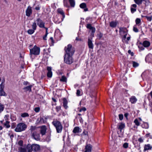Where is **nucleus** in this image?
Instances as JSON below:
<instances>
[{"mask_svg": "<svg viewBox=\"0 0 152 152\" xmlns=\"http://www.w3.org/2000/svg\"><path fill=\"white\" fill-rule=\"evenodd\" d=\"M34 30L33 29H30L27 31V32L29 34H32L34 33Z\"/></svg>", "mask_w": 152, "mask_h": 152, "instance_id": "35", "label": "nucleus"}, {"mask_svg": "<svg viewBox=\"0 0 152 152\" xmlns=\"http://www.w3.org/2000/svg\"><path fill=\"white\" fill-rule=\"evenodd\" d=\"M65 50L66 52L65 55H72L74 53L75 50L72 47V45L70 44L68 45L67 47L65 48Z\"/></svg>", "mask_w": 152, "mask_h": 152, "instance_id": "2", "label": "nucleus"}, {"mask_svg": "<svg viewBox=\"0 0 152 152\" xmlns=\"http://www.w3.org/2000/svg\"><path fill=\"white\" fill-rule=\"evenodd\" d=\"M27 145L31 152H32V151L34 152H37L39 151L40 148V146L37 144H33L32 145L28 144Z\"/></svg>", "mask_w": 152, "mask_h": 152, "instance_id": "4", "label": "nucleus"}, {"mask_svg": "<svg viewBox=\"0 0 152 152\" xmlns=\"http://www.w3.org/2000/svg\"><path fill=\"white\" fill-rule=\"evenodd\" d=\"M35 9L36 10H40V7H37L35 8Z\"/></svg>", "mask_w": 152, "mask_h": 152, "instance_id": "63", "label": "nucleus"}, {"mask_svg": "<svg viewBox=\"0 0 152 152\" xmlns=\"http://www.w3.org/2000/svg\"><path fill=\"white\" fill-rule=\"evenodd\" d=\"M63 105L65 109H67L68 107L67 106V101L65 98H63Z\"/></svg>", "mask_w": 152, "mask_h": 152, "instance_id": "19", "label": "nucleus"}, {"mask_svg": "<svg viewBox=\"0 0 152 152\" xmlns=\"http://www.w3.org/2000/svg\"><path fill=\"white\" fill-rule=\"evenodd\" d=\"M87 28H89L92 30V32H94L95 31V28L94 27L91 26V24H87Z\"/></svg>", "mask_w": 152, "mask_h": 152, "instance_id": "24", "label": "nucleus"}, {"mask_svg": "<svg viewBox=\"0 0 152 152\" xmlns=\"http://www.w3.org/2000/svg\"><path fill=\"white\" fill-rule=\"evenodd\" d=\"M9 121H6V123L4 124V125L7 128H9L10 127V125L9 124Z\"/></svg>", "mask_w": 152, "mask_h": 152, "instance_id": "39", "label": "nucleus"}, {"mask_svg": "<svg viewBox=\"0 0 152 152\" xmlns=\"http://www.w3.org/2000/svg\"><path fill=\"white\" fill-rule=\"evenodd\" d=\"M4 108V105L0 103V113H1L3 111Z\"/></svg>", "mask_w": 152, "mask_h": 152, "instance_id": "32", "label": "nucleus"}, {"mask_svg": "<svg viewBox=\"0 0 152 152\" xmlns=\"http://www.w3.org/2000/svg\"><path fill=\"white\" fill-rule=\"evenodd\" d=\"M81 129L79 127L77 126V133L81 132Z\"/></svg>", "mask_w": 152, "mask_h": 152, "instance_id": "48", "label": "nucleus"}, {"mask_svg": "<svg viewBox=\"0 0 152 152\" xmlns=\"http://www.w3.org/2000/svg\"><path fill=\"white\" fill-rule=\"evenodd\" d=\"M47 35L45 34V36L43 37V39L45 40H46V38L47 37Z\"/></svg>", "mask_w": 152, "mask_h": 152, "instance_id": "61", "label": "nucleus"}, {"mask_svg": "<svg viewBox=\"0 0 152 152\" xmlns=\"http://www.w3.org/2000/svg\"><path fill=\"white\" fill-rule=\"evenodd\" d=\"M134 122L135 124L137 126H139L140 125V123L138 121V120L137 119H135L134 121Z\"/></svg>", "mask_w": 152, "mask_h": 152, "instance_id": "42", "label": "nucleus"}, {"mask_svg": "<svg viewBox=\"0 0 152 152\" xmlns=\"http://www.w3.org/2000/svg\"><path fill=\"white\" fill-rule=\"evenodd\" d=\"M133 31L136 32H137L138 31V29L136 27H134Z\"/></svg>", "mask_w": 152, "mask_h": 152, "instance_id": "52", "label": "nucleus"}, {"mask_svg": "<svg viewBox=\"0 0 152 152\" xmlns=\"http://www.w3.org/2000/svg\"><path fill=\"white\" fill-rule=\"evenodd\" d=\"M72 55H65L64 61L68 64H70L72 63Z\"/></svg>", "mask_w": 152, "mask_h": 152, "instance_id": "6", "label": "nucleus"}, {"mask_svg": "<svg viewBox=\"0 0 152 152\" xmlns=\"http://www.w3.org/2000/svg\"><path fill=\"white\" fill-rule=\"evenodd\" d=\"M32 136L35 140H40V134L36 131H34L32 133Z\"/></svg>", "mask_w": 152, "mask_h": 152, "instance_id": "9", "label": "nucleus"}, {"mask_svg": "<svg viewBox=\"0 0 152 152\" xmlns=\"http://www.w3.org/2000/svg\"><path fill=\"white\" fill-rule=\"evenodd\" d=\"M132 6L133 7L136 8L137 7V6L136 4H133L132 5Z\"/></svg>", "mask_w": 152, "mask_h": 152, "instance_id": "59", "label": "nucleus"}, {"mask_svg": "<svg viewBox=\"0 0 152 152\" xmlns=\"http://www.w3.org/2000/svg\"><path fill=\"white\" fill-rule=\"evenodd\" d=\"M127 33H125V34H124V35H123V38L122 39V41L124 42V41H125V39L126 38V36L127 35Z\"/></svg>", "mask_w": 152, "mask_h": 152, "instance_id": "44", "label": "nucleus"}, {"mask_svg": "<svg viewBox=\"0 0 152 152\" xmlns=\"http://www.w3.org/2000/svg\"><path fill=\"white\" fill-rule=\"evenodd\" d=\"M145 17L147 19L148 21H151L152 19V15L150 17L145 16Z\"/></svg>", "mask_w": 152, "mask_h": 152, "instance_id": "40", "label": "nucleus"}, {"mask_svg": "<svg viewBox=\"0 0 152 152\" xmlns=\"http://www.w3.org/2000/svg\"><path fill=\"white\" fill-rule=\"evenodd\" d=\"M34 111L37 112H38L40 110V108L39 107H35L34 109Z\"/></svg>", "mask_w": 152, "mask_h": 152, "instance_id": "46", "label": "nucleus"}, {"mask_svg": "<svg viewBox=\"0 0 152 152\" xmlns=\"http://www.w3.org/2000/svg\"><path fill=\"white\" fill-rule=\"evenodd\" d=\"M152 148V147L149 144L145 145L144 147V151L146 150H151Z\"/></svg>", "mask_w": 152, "mask_h": 152, "instance_id": "21", "label": "nucleus"}, {"mask_svg": "<svg viewBox=\"0 0 152 152\" xmlns=\"http://www.w3.org/2000/svg\"><path fill=\"white\" fill-rule=\"evenodd\" d=\"M46 122V119H44L43 118L40 117V118H38L37 121V123L39 124H45Z\"/></svg>", "mask_w": 152, "mask_h": 152, "instance_id": "11", "label": "nucleus"}, {"mask_svg": "<svg viewBox=\"0 0 152 152\" xmlns=\"http://www.w3.org/2000/svg\"><path fill=\"white\" fill-rule=\"evenodd\" d=\"M32 10L31 9V7L29 6H28L26 11V16L29 17L32 14Z\"/></svg>", "mask_w": 152, "mask_h": 152, "instance_id": "8", "label": "nucleus"}, {"mask_svg": "<svg viewBox=\"0 0 152 152\" xmlns=\"http://www.w3.org/2000/svg\"><path fill=\"white\" fill-rule=\"evenodd\" d=\"M131 12L132 13H133L136 11V8H133V7H131Z\"/></svg>", "mask_w": 152, "mask_h": 152, "instance_id": "45", "label": "nucleus"}, {"mask_svg": "<svg viewBox=\"0 0 152 152\" xmlns=\"http://www.w3.org/2000/svg\"><path fill=\"white\" fill-rule=\"evenodd\" d=\"M117 25V23L116 22L112 21L110 23V27L113 28L115 27Z\"/></svg>", "mask_w": 152, "mask_h": 152, "instance_id": "26", "label": "nucleus"}, {"mask_svg": "<svg viewBox=\"0 0 152 152\" xmlns=\"http://www.w3.org/2000/svg\"><path fill=\"white\" fill-rule=\"evenodd\" d=\"M152 58V54H149L145 58V60L146 61L147 60H149V58L151 59Z\"/></svg>", "mask_w": 152, "mask_h": 152, "instance_id": "29", "label": "nucleus"}, {"mask_svg": "<svg viewBox=\"0 0 152 152\" xmlns=\"http://www.w3.org/2000/svg\"><path fill=\"white\" fill-rule=\"evenodd\" d=\"M92 146L90 144L86 145L85 146V152H91Z\"/></svg>", "mask_w": 152, "mask_h": 152, "instance_id": "13", "label": "nucleus"}, {"mask_svg": "<svg viewBox=\"0 0 152 152\" xmlns=\"http://www.w3.org/2000/svg\"><path fill=\"white\" fill-rule=\"evenodd\" d=\"M37 27V26L36 23L35 22H34L32 24V29L35 30L36 29Z\"/></svg>", "mask_w": 152, "mask_h": 152, "instance_id": "33", "label": "nucleus"}, {"mask_svg": "<svg viewBox=\"0 0 152 152\" xmlns=\"http://www.w3.org/2000/svg\"><path fill=\"white\" fill-rule=\"evenodd\" d=\"M69 1L71 7H73L75 5V1L74 0H69Z\"/></svg>", "mask_w": 152, "mask_h": 152, "instance_id": "30", "label": "nucleus"}, {"mask_svg": "<svg viewBox=\"0 0 152 152\" xmlns=\"http://www.w3.org/2000/svg\"><path fill=\"white\" fill-rule=\"evenodd\" d=\"M80 7L82 8H83L84 11L85 12L88 10V9L86 8V4L85 3H82L80 4Z\"/></svg>", "mask_w": 152, "mask_h": 152, "instance_id": "18", "label": "nucleus"}, {"mask_svg": "<svg viewBox=\"0 0 152 152\" xmlns=\"http://www.w3.org/2000/svg\"><path fill=\"white\" fill-rule=\"evenodd\" d=\"M23 84L25 85H29V83L28 82H24L23 83Z\"/></svg>", "mask_w": 152, "mask_h": 152, "instance_id": "58", "label": "nucleus"}, {"mask_svg": "<svg viewBox=\"0 0 152 152\" xmlns=\"http://www.w3.org/2000/svg\"><path fill=\"white\" fill-rule=\"evenodd\" d=\"M31 86H26L23 88V89L25 90V91H28L29 92L31 91Z\"/></svg>", "mask_w": 152, "mask_h": 152, "instance_id": "27", "label": "nucleus"}, {"mask_svg": "<svg viewBox=\"0 0 152 152\" xmlns=\"http://www.w3.org/2000/svg\"><path fill=\"white\" fill-rule=\"evenodd\" d=\"M135 22L136 24L138 25L140 23L141 20L140 18H137L135 20Z\"/></svg>", "mask_w": 152, "mask_h": 152, "instance_id": "43", "label": "nucleus"}, {"mask_svg": "<svg viewBox=\"0 0 152 152\" xmlns=\"http://www.w3.org/2000/svg\"><path fill=\"white\" fill-rule=\"evenodd\" d=\"M36 127L35 126H31L30 129V130L31 131V133H32L33 131L35 130L36 129Z\"/></svg>", "mask_w": 152, "mask_h": 152, "instance_id": "38", "label": "nucleus"}, {"mask_svg": "<svg viewBox=\"0 0 152 152\" xmlns=\"http://www.w3.org/2000/svg\"><path fill=\"white\" fill-rule=\"evenodd\" d=\"M29 116V114L26 113H24L21 114V116L23 117H28Z\"/></svg>", "mask_w": 152, "mask_h": 152, "instance_id": "37", "label": "nucleus"}, {"mask_svg": "<svg viewBox=\"0 0 152 152\" xmlns=\"http://www.w3.org/2000/svg\"><path fill=\"white\" fill-rule=\"evenodd\" d=\"M73 132L75 133H76V127H75L74 128V129L73 131Z\"/></svg>", "mask_w": 152, "mask_h": 152, "instance_id": "60", "label": "nucleus"}, {"mask_svg": "<svg viewBox=\"0 0 152 152\" xmlns=\"http://www.w3.org/2000/svg\"><path fill=\"white\" fill-rule=\"evenodd\" d=\"M20 152H31L30 150L28 148V146L27 145L26 148H21L20 150Z\"/></svg>", "mask_w": 152, "mask_h": 152, "instance_id": "22", "label": "nucleus"}, {"mask_svg": "<svg viewBox=\"0 0 152 152\" xmlns=\"http://www.w3.org/2000/svg\"><path fill=\"white\" fill-rule=\"evenodd\" d=\"M119 32L120 34L122 36L125 34V33H127L126 29L123 28H120Z\"/></svg>", "mask_w": 152, "mask_h": 152, "instance_id": "16", "label": "nucleus"}, {"mask_svg": "<svg viewBox=\"0 0 152 152\" xmlns=\"http://www.w3.org/2000/svg\"><path fill=\"white\" fill-rule=\"evenodd\" d=\"M4 86H0V96H7V95L4 91Z\"/></svg>", "mask_w": 152, "mask_h": 152, "instance_id": "14", "label": "nucleus"}, {"mask_svg": "<svg viewBox=\"0 0 152 152\" xmlns=\"http://www.w3.org/2000/svg\"><path fill=\"white\" fill-rule=\"evenodd\" d=\"M119 118L120 120H122L123 118V115L122 114H119Z\"/></svg>", "mask_w": 152, "mask_h": 152, "instance_id": "49", "label": "nucleus"}, {"mask_svg": "<svg viewBox=\"0 0 152 152\" xmlns=\"http://www.w3.org/2000/svg\"><path fill=\"white\" fill-rule=\"evenodd\" d=\"M98 35L100 39L103 36V34L101 33H100L99 34H98Z\"/></svg>", "mask_w": 152, "mask_h": 152, "instance_id": "57", "label": "nucleus"}, {"mask_svg": "<svg viewBox=\"0 0 152 152\" xmlns=\"http://www.w3.org/2000/svg\"><path fill=\"white\" fill-rule=\"evenodd\" d=\"M142 127L145 129H148V124L146 122H144L142 125Z\"/></svg>", "mask_w": 152, "mask_h": 152, "instance_id": "28", "label": "nucleus"}, {"mask_svg": "<svg viewBox=\"0 0 152 152\" xmlns=\"http://www.w3.org/2000/svg\"><path fill=\"white\" fill-rule=\"evenodd\" d=\"M10 138L11 139H12V138L14 137V135L13 134H11L10 136Z\"/></svg>", "mask_w": 152, "mask_h": 152, "instance_id": "64", "label": "nucleus"}, {"mask_svg": "<svg viewBox=\"0 0 152 152\" xmlns=\"http://www.w3.org/2000/svg\"><path fill=\"white\" fill-rule=\"evenodd\" d=\"M52 124L55 127L57 133H60L63 129V126L61 122L57 120H54L52 122Z\"/></svg>", "mask_w": 152, "mask_h": 152, "instance_id": "1", "label": "nucleus"}, {"mask_svg": "<svg viewBox=\"0 0 152 152\" xmlns=\"http://www.w3.org/2000/svg\"><path fill=\"white\" fill-rule=\"evenodd\" d=\"M40 53V48L35 45L32 49L30 50V54L38 55Z\"/></svg>", "mask_w": 152, "mask_h": 152, "instance_id": "5", "label": "nucleus"}, {"mask_svg": "<svg viewBox=\"0 0 152 152\" xmlns=\"http://www.w3.org/2000/svg\"><path fill=\"white\" fill-rule=\"evenodd\" d=\"M88 43L89 48L93 49V45L92 41L90 39H88Z\"/></svg>", "mask_w": 152, "mask_h": 152, "instance_id": "20", "label": "nucleus"}, {"mask_svg": "<svg viewBox=\"0 0 152 152\" xmlns=\"http://www.w3.org/2000/svg\"><path fill=\"white\" fill-rule=\"evenodd\" d=\"M150 43L149 42L147 41H144L143 43V46L145 47H149L150 45Z\"/></svg>", "mask_w": 152, "mask_h": 152, "instance_id": "25", "label": "nucleus"}, {"mask_svg": "<svg viewBox=\"0 0 152 152\" xmlns=\"http://www.w3.org/2000/svg\"><path fill=\"white\" fill-rule=\"evenodd\" d=\"M125 127V124L123 123H119L118 125V129L120 130V132H121L122 130Z\"/></svg>", "mask_w": 152, "mask_h": 152, "instance_id": "15", "label": "nucleus"}, {"mask_svg": "<svg viewBox=\"0 0 152 152\" xmlns=\"http://www.w3.org/2000/svg\"><path fill=\"white\" fill-rule=\"evenodd\" d=\"M27 126L26 124L23 123H20L17 124L15 130L16 132H20L25 130Z\"/></svg>", "mask_w": 152, "mask_h": 152, "instance_id": "3", "label": "nucleus"}, {"mask_svg": "<svg viewBox=\"0 0 152 152\" xmlns=\"http://www.w3.org/2000/svg\"><path fill=\"white\" fill-rule=\"evenodd\" d=\"M83 94V92L81 90H77V96H81Z\"/></svg>", "mask_w": 152, "mask_h": 152, "instance_id": "31", "label": "nucleus"}, {"mask_svg": "<svg viewBox=\"0 0 152 152\" xmlns=\"http://www.w3.org/2000/svg\"><path fill=\"white\" fill-rule=\"evenodd\" d=\"M37 25L40 28L45 27V23L40 18H38L37 19L35 22Z\"/></svg>", "mask_w": 152, "mask_h": 152, "instance_id": "7", "label": "nucleus"}, {"mask_svg": "<svg viewBox=\"0 0 152 152\" xmlns=\"http://www.w3.org/2000/svg\"><path fill=\"white\" fill-rule=\"evenodd\" d=\"M135 3L138 5L141 4L143 0H134Z\"/></svg>", "mask_w": 152, "mask_h": 152, "instance_id": "34", "label": "nucleus"}, {"mask_svg": "<svg viewBox=\"0 0 152 152\" xmlns=\"http://www.w3.org/2000/svg\"><path fill=\"white\" fill-rule=\"evenodd\" d=\"M133 66L134 67H136L139 66V64L135 61L132 62Z\"/></svg>", "mask_w": 152, "mask_h": 152, "instance_id": "41", "label": "nucleus"}, {"mask_svg": "<svg viewBox=\"0 0 152 152\" xmlns=\"http://www.w3.org/2000/svg\"><path fill=\"white\" fill-rule=\"evenodd\" d=\"M47 70L48 72L47 73V76L48 77L51 78L52 76V68L48 66Z\"/></svg>", "mask_w": 152, "mask_h": 152, "instance_id": "12", "label": "nucleus"}, {"mask_svg": "<svg viewBox=\"0 0 152 152\" xmlns=\"http://www.w3.org/2000/svg\"><path fill=\"white\" fill-rule=\"evenodd\" d=\"M47 130V127L46 126L43 125L40 127V133L42 135L45 134Z\"/></svg>", "mask_w": 152, "mask_h": 152, "instance_id": "10", "label": "nucleus"}, {"mask_svg": "<svg viewBox=\"0 0 152 152\" xmlns=\"http://www.w3.org/2000/svg\"><path fill=\"white\" fill-rule=\"evenodd\" d=\"M123 146L124 148H127L128 147V144L127 143L125 142L123 144Z\"/></svg>", "mask_w": 152, "mask_h": 152, "instance_id": "47", "label": "nucleus"}, {"mask_svg": "<svg viewBox=\"0 0 152 152\" xmlns=\"http://www.w3.org/2000/svg\"><path fill=\"white\" fill-rule=\"evenodd\" d=\"M138 141L140 142H143V140L141 137H140L138 139Z\"/></svg>", "mask_w": 152, "mask_h": 152, "instance_id": "55", "label": "nucleus"}, {"mask_svg": "<svg viewBox=\"0 0 152 152\" xmlns=\"http://www.w3.org/2000/svg\"><path fill=\"white\" fill-rule=\"evenodd\" d=\"M46 140L47 142H49L50 140V136H48L46 138Z\"/></svg>", "mask_w": 152, "mask_h": 152, "instance_id": "50", "label": "nucleus"}, {"mask_svg": "<svg viewBox=\"0 0 152 152\" xmlns=\"http://www.w3.org/2000/svg\"><path fill=\"white\" fill-rule=\"evenodd\" d=\"M9 117V115H5L4 118L5 119V120H7L8 119V118Z\"/></svg>", "mask_w": 152, "mask_h": 152, "instance_id": "54", "label": "nucleus"}, {"mask_svg": "<svg viewBox=\"0 0 152 152\" xmlns=\"http://www.w3.org/2000/svg\"><path fill=\"white\" fill-rule=\"evenodd\" d=\"M5 82V80L4 79L2 80L1 81V83L0 84V86H3V84Z\"/></svg>", "mask_w": 152, "mask_h": 152, "instance_id": "62", "label": "nucleus"}, {"mask_svg": "<svg viewBox=\"0 0 152 152\" xmlns=\"http://www.w3.org/2000/svg\"><path fill=\"white\" fill-rule=\"evenodd\" d=\"M61 107L60 106L56 107V109L57 111H59L61 109Z\"/></svg>", "mask_w": 152, "mask_h": 152, "instance_id": "56", "label": "nucleus"}, {"mask_svg": "<svg viewBox=\"0 0 152 152\" xmlns=\"http://www.w3.org/2000/svg\"><path fill=\"white\" fill-rule=\"evenodd\" d=\"M86 109L85 107H83L81 109H80L79 110V111L80 112H81L82 111H85L86 110Z\"/></svg>", "mask_w": 152, "mask_h": 152, "instance_id": "53", "label": "nucleus"}, {"mask_svg": "<svg viewBox=\"0 0 152 152\" xmlns=\"http://www.w3.org/2000/svg\"><path fill=\"white\" fill-rule=\"evenodd\" d=\"M60 81H61L66 82V78L64 76H62L61 78L60 79Z\"/></svg>", "mask_w": 152, "mask_h": 152, "instance_id": "36", "label": "nucleus"}, {"mask_svg": "<svg viewBox=\"0 0 152 152\" xmlns=\"http://www.w3.org/2000/svg\"><path fill=\"white\" fill-rule=\"evenodd\" d=\"M137 101V99L135 96H132L131 97L130 99V101L132 104H134Z\"/></svg>", "mask_w": 152, "mask_h": 152, "instance_id": "17", "label": "nucleus"}, {"mask_svg": "<svg viewBox=\"0 0 152 152\" xmlns=\"http://www.w3.org/2000/svg\"><path fill=\"white\" fill-rule=\"evenodd\" d=\"M18 144L20 146H22L23 145V142L22 140H20L19 142H18Z\"/></svg>", "mask_w": 152, "mask_h": 152, "instance_id": "51", "label": "nucleus"}, {"mask_svg": "<svg viewBox=\"0 0 152 152\" xmlns=\"http://www.w3.org/2000/svg\"><path fill=\"white\" fill-rule=\"evenodd\" d=\"M57 11L60 14L62 15L63 18L65 17V15L64 12L62 9L61 8H59L57 10Z\"/></svg>", "mask_w": 152, "mask_h": 152, "instance_id": "23", "label": "nucleus"}]
</instances>
